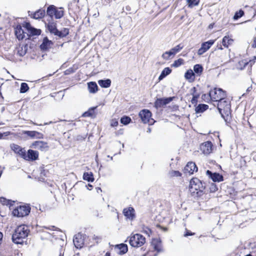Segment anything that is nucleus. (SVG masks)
Returning a JSON list of instances; mask_svg holds the SVG:
<instances>
[{
	"instance_id": "f257e3e1",
	"label": "nucleus",
	"mask_w": 256,
	"mask_h": 256,
	"mask_svg": "<svg viewBox=\"0 0 256 256\" xmlns=\"http://www.w3.org/2000/svg\"><path fill=\"white\" fill-rule=\"evenodd\" d=\"M28 232L27 226L25 225L19 226L16 229L14 234L12 236V242L16 244H22L24 240L27 237Z\"/></svg>"
},
{
	"instance_id": "f03ea898",
	"label": "nucleus",
	"mask_w": 256,
	"mask_h": 256,
	"mask_svg": "<svg viewBox=\"0 0 256 256\" xmlns=\"http://www.w3.org/2000/svg\"><path fill=\"white\" fill-rule=\"evenodd\" d=\"M216 102L218 112L222 117L224 116V114L228 116L230 114L231 106L229 100H226L225 98H223Z\"/></svg>"
},
{
	"instance_id": "7ed1b4c3",
	"label": "nucleus",
	"mask_w": 256,
	"mask_h": 256,
	"mask_svg": "<svg viewBox=\"0 0 256 256\" xmlns=\"http://www.w3.org/2000/svg\"><path fill=\"white\" fill-rule=\"evenodd\" d=\"M145 242L146 238L142 234H136L129 237V244L132 247H140Z\"/></svg>"
},
{
	"instance_id": "20e7f679",
	"label": "nucleus",
	"mask_w": 256,
	"mask_h": 256,
	"mask_svg": "<svg viewBox=\"0 0 256 256\" xmlns=\"http://www.w3.org/2000/svg\"><path fill=\"white\" fill-rule=\"evenodd\" d=\"M189 191L192 195L198 194L199 192L202 191V186L198 178H192L190 180L189 185Z\"/></svg>"
},
{
	"instance_id": "39448f33",
	"label": "nucleus",
	"mask_w": 256,
	"mask_h": 256,
	"mask_svg": "<svg viewBox=\"0 0 256 256\" xmlns=\"http://www.w3.org/2000/svg\"><path fill=\"white\" fill-rule=\"evenodd\" d=\"M209 96L212 100L217 102L220 99L225 98L226 94L222 88H214L209 92Z\"/></svg>"
},
{
	"instance_id": "423d86ee",
	"label": "nucleus",
	"mask_w": 256,
	"mask_h": 256,
	"mask_svg": "<svg viewBox=\"0 0 256 256\" xmlns=\"http://www.w3.org/2000/svg\"><path fill=\"white\" fill-rule=\"evenodd\" d=\"M139 116L142 122L144 124L148 123L149 124H152L154 122V120L151 118L152 114L149 110H141L139 113Z\"/></svg>"
},
{
	"instance_id": "0eeeda50",
	"label": "nucleus",
	"mask_w": 256,
	"mask_h": 256,
	"mask_svg": "<svg viewBox=\"0 0 256 256\" xmlns=\"http://www.w3.org/2000/svg\"><path fill=\"white\" fill-rule=\"evenodd\" d=\"M30 212V208L28 206H20L13 211L14 216L18 217H23L27 216Z\"/></svg>"
},
{
	"instance_id": "6e6552de",
	"label": "nucleus",
	"mask_w": 256,
	"mask_h": 256,
	"mask_svg": "<svg viewBox=\"0 0 256 256\" xmlns=\"http://www.w3.org/2000/svg\"><path fill=\"white\" fill-rule=\"evenodd\" d=\"M152 244L154 250L156 251L157 252L156 253L152 251L148 252L146 254H144V256H156L158 252L162 251L161 243L158 240H153Z\"/></svg>"
},
{
	"instance_id": "1a4fd4ad",
	"label": "nucleus",
	"mask_w": 256,
	"mask_h": 256,
	"mask_svg": "<svg viewBox=\"0 0 256 256\" xmlns=\"http://www.w3.org/2000/svg\"><path fill=\"white\" fill-rule=\"evenodd\" d=\"M200 150L204 154H209L212 152V144L210 142H204L200 145Z\"/></svg>"
},
{
	"instance_id": "9d476101",
	"label": "nucleus",
	"mask_w": 256,
	"mask_h": 256,
	"mask_svg": "<svg viewBox=\"0 0 256 256\" xmlns=\"http://www.w3.org/2000/svg\"><path fill=\"white\" fill-rule=\"evenodd\" d=\"M214 40H210L203 42L201 45L200 48L198 50V54L200 56L204 54L209 50L211 46L214 44Z\"/></svg>"
},
{
	"instance_id": "9b49d317",
	"label": "nucleus",
	"mask_w": 256,
	"mask_h": 256,
	"mask_svg": "<svg viewBox=\"0 0 256 256\" xmlns=\"http://www.w3.org/2000/svg\"><path fill=\"white\" fill-rule=\"evenodd\" d=\"M172 100L171 97L167 98H157L154 102V106L156 108H160L169 104Z\"/></svg>"
},
{
	"instance_id": "f8f14e48",
	"label": "nucleus",
	"mask_w": 256,
	"mask_h": 256,
	"mask_svg": "<svg viewBox=\"0 0 256 256\" xmlns=\"http://www.w3.org/2000/svg\"><path fill=\"white\" fill-rule=\"evenodd\" d=\"M32 147L42 151H46L48 150V144L43 141H36L32 143Z\"/></svg>"
},
{
	"instance_id": "ddd939ff",
	"label": "nucleus",
	"mask_w": 256,
	"mask_h": 256,
	"mask_svg": "<svg viewBox=\"0 0 256 256\" xmlns=\"http://www.w3.org/2000/svg\"><path fill=\"white\" fill-rule=\"evenodd\" d=\"M73 242L75 247L77 248H82L84 244L82 235L80 233L76 234L73 240Z\"/></svg>"
},
{
	"instance_id": "4468645a",
	"label": "nucleus",
	"mask_w": 256,
	"mask_h": 256,
	"mask_svg": "<svg viewBox=\"0 0 256 256\" xmlns=\"http://www.w3.org/2000/svg\"><path fill=\"white\" fill-rule=\"evenodd\" d=\"M24 27L28 31V34L30 36H38L40 34L41 30L33 28L30 23H26Z\"/></svg>"
},
{
	"instance_id": "2eb2a0df",
	"label": "nucleus",
	"mask_w": 256,
	"mask_h": 256,
	"mask_svg": "<svg viewBox=\"0 0 256 256\" xmlns=\"http://www.w3.org/2000/svg\"><path fill=\"white\" fill-rule=\"evenodd\" d=\"M123 214L126 218L130 220H132L135 218V210L132 207L124 208Z\"/></svg>"
},
{
	"instance_id": "dca6fc26",
	"label": "nucleus",
	"mask_w": 256,
	"mask_h": 256,
	"mask_svg": "<svg viewBox=\"0 0 256 256\" xmlns=\"http://www.w3.org/2000/svg\"><path fill=\"white\" fill-rule=\"evenodd\" d=\"M198 168L195 163L193 162H188L184 168V173L190 174H192L194 171L196 172Z\"/></svg>"
},
{
	"instance_id": "f3484780",
	"label": "nucleus",
	"mask_w": 256,
	"mask_h": 256,
	"mask_svg": "<svg viewBox=\"0 0 256 256\" xmlns=\"http://www.w3.org/2000/svg\"><path fill=\"white\" fill-rule=\"evenodd\" d=\"M206 174L214 182H220L223 180V176L218 173H212L210 170L206 171Z\"/></svg>"
},
{
	"instance_id": "a211bd4d",
	"label": "nucleus",
	"mask_w": 256,
	"mask_h": 256,
	"mask_svg": "<svg viewBox=\"0 0 256 256\" xmlns=\"http://www.w3.org/2000/svg\"><path fill=\"white\" fill-rule=\"evenodd\" d=\"M116 252L119 254H124L128 252L127 245L124 244H121L116 245L114 248Z\"/></svg>"
},
{
	"instance_id": "6ab92c4d",
	"label": "nucleus",
	"mask_w": 256,
	"mask_h": 256,
	"mask_svg": "<svg viewBox=\"0 0 256 256\" xmlns=\"http://www.w3.org/2000/svg\"><path fill=\"white\" fill-rule=\"evenodd\" d=\"M38 152L36 151L29 150L26 154V160H35L38 158Z\"/></svg>"
},
{
	"instance_id": "aec40b11",
	"label": "nucleus",
	"mask_w": 256,
	"mask_h": 256,
	"mask_svg": "<svg viewBox=\"0 0 256 256\" xmlns=\"http://www.w3.org/2000/svg\"><path fill=\"white\" fill-rule=\"evenodd\" d=\"M45 15V11L42 10H39L38 11L33 12H29V16L34 19H39L42 18Z\"/></svg>"
},
{
	"instance_id": "412c9836",
	"label": "nucleus",
	"mask_w": 256,
	"mask_h": 256,
	"mask_svg": "<svg viewBox=\"0 0 256 256\" xmlns=\"http://www.w3.org/2000/svg\"><path fill=\"white\" fill-rule=\"evenodd\" d=\"M52 44V42L47 37H45L43 39L42 43L40 44V48L42 50H46L50 48Z\"/></svg>"
},
{
	"instance_id": "4be33fe9",
	"label": "nucleus",
	"mask_w": 256,
	"mask_h": 256,
	"mask_svg": "<svg viewBox=\"0 0 256 256\" xmlns=\"http://www.w3.org/2000/svg\"><path fill=\"white\" fill-rule=\"evenodd\" d=\"M14 33L16 38L19 40H22L25 37L24 30L20 26H16V27L15 28Z\"/></svg>"
},
{
	"instance_id": "5701e85b",
	"label": "nucleus",
	"mask_w": 256,
	"mask_h": 256,
	"mask_svg": "<svg viewBox=\"0 0 256 256\" xmlns=\"http://www.w3.org/2000/svg\"><path fill=\"white\" fill-rule=\"evenodd\" d=\"M47 28L51 34L57 36L58 30L56 28V22H49L47 25Z\"/></svg>"
},
{
	"instance_id": "b1692460",
	"label": "nucleus",
	"mask_w": 256,
	"mask_h": 256,
	"mask_svg": "<svg viewBox=\"0 0 256 256\" xmlns=\"http://www.w3.org/2000/svg\"><path fill=\"white\" fill-rule=\"evenodd\" d=\"M97 106L90 108L88 111L84 112L82 116L83 117H90L94 118L96 116L94 110L96 108Z\"/></svg>"
},
{
	"instance_id": "393cba45",
	"label": "nucleus",
	"mask_w": 256,
	"mask_h": 256,
	"mask_svg": "<svg viewBox=\"0 0 256 256\" xmlns=\"http://www.w3.org/2000/svg\"><path fill=\"white\" fill-rule=\"evenodd\" d=\"M24 134H26L31 138L36 137L38 138H43L42 134L36 131H25Z\"/></svg>"
},
{
	"instance_id": "a878e982",
	"label": "nucleus",
	"mask_w": 256,
	"mask_h": 256,
	"mask_svg": "<svg viewBox=\"0 0 256 256\" xmlns=\"http://www.w3.org/2000/svg\"><path fill=\"white\" fill-rule=\"evenodd\" d=\"M88 86L90 93H96L98 91V86L95 82H90L88 84Z\"/></svg>"
},
{
	"instance_id": "bb28decb",
	"label": "nucleus",
	"mask_w": 256,
	"mask_h": 256,
	"mask_svg": "<svg viewBox=\"0 0 256 256\" xmlns=\"http://www.w3.org/2000/svg\"><path fill=\"white\" fill-rule=\"evenodd\" d=\"M196 88L194 87L191 90L192 94V98L191 100V102L193 104H196L198 102V98L200 96V94H198L196 93Z\"/></svg>"
},
{
	"instance_id": "cd10ccee",
	"label": "nucleus",
	"mask_w": 256,
	"mask_h": 256,
	"mask_svg": "<svg viewBox=\"0 0 256 256\" xmlns=\"http://www.w3.org/2000/svg\"><path fill=\"white\" fill-rule=\"evenodd\" d=\"M172 72V70L169 68H164L160 76L158 77L159 80H162L166 76L170 74Z\"/></svg>"
},
{
	"instance_id": "c85d7f7f",
	"label": "nucleus",
	"mask_w": 256,
	"mask_h": 256,
	"mask_svg": "<svg viewBox=\"0 0 256 256\" xmlns=\"http://www.w3.org/2000/svg\"><path fill=\"white\" fill-rule=\"evenodd\" d=\"M208 106L207 104H198L195 109V112L196 113H201L208 109Z\"/></svg>"
},
{
	"instance_id": "c756f323",
	"label": "nucleus",
	"mask_w": 256,
	"mask_h": 256,
	"mask_svg": "<svg viewBox=\"0 0 256 256\" xmlns=\"http://www.w3.org/2000/svg\"><path fill=\"white\" fill-rule=\"evenodd\" d=\"M233 42V40L230 38L228 36H225L222 38V45L226 48L228 46L231 45Z\"/></svg>"
},
{
	"instance_id": "7c9ffc66",
	"label": "nucleus",
	"mask_w": 256,
	"mask_h": 256,
	"mask_svg": "<svg viewBox=\"0 0 256 256\" xmlns=\"http://www.w3.org/2000/svg\"><path fill=\"white\" fill-rule=\"evenodd\" d=\"M184 77L190 81L194 80V74L192 70H188L185 73Z\"/></svg>"
},
{
	"instance_id": "2f4dec72",
	"label": "nucleus",
	"mask_w": 256,
	"mask_h": 256,
	"mask_svg": "<svg viewBox=\"0 0 256 256\" xmlns=\"http://www.w3.org/2000/svg\"><path fill=\"white\" fill-rule=\"evenodd\" d=\"M98 83L101 87L107 88L110 86L111 81L110 79H107L106 80H99L98 81Z\"/></svg>"
},
{
	"instance_id": "473e14b6",
	"label": "nucleus",
	"mask_w": 256,
	"mask_h": 256,
	"mask_svg": "<svg viewBox=\"0 0 256 256\" xmlns=\"http://www.w3.org/2000/svg\"><path fill=\"white\" fill-rule=\"evenodd\" d=\"M174 55L172 53V52L170 50L169 51L166 52H164L162 56V58L164 60H168L170 58H174Z\"/></svg>"
},
{
	"instance_id": "72a5a7b5",
	"label": "nucleus",
	"mask_w": 256,
	"mask_h": 256,
	"mask_svg": "<svg viewBox=\"0 0 256 256\" xmlns=\"http://www.w3.org/2000/svg\"><path fill=\"white\" fill-rule=\"evenodd\" d=\"M83 178L85 180L90 182H92L94 180L93 174L92 172H84L83 174Z\"/></svg>"
},
{
	"instance_id": "f704fd0d",
	"label": "nucleus",
	"mask_w": 256,
	"mask_h": 256,
	"mask_svg": "<svg viewBox=\"0 0 256 256\" xmlns=\"http://www.w3.org/2000/svg\"><path fill=\"white\" fill-rule=\"evenodd\" d=\"M203 70L202 66L199 64H196L194 66V70L198 76L200 75Z\"/></svg>"
},
{
	"instance_id": "c9c22d12",
	"label": "nucleus",
	"mask_w": 256,
	"mask_h": 256,
	"mask_svg": "<svg viewBox=\"0 0 256 256\" xmlns=\"http://www.w3.org/2000/svg\"><path fill=\"white\" fill-rule=\"evenodd\" d=\"M69 34V30L66 28H64L61 31H58V33L57 34V36H58L60 38H64L66 36Z\"/></svg>"
},
{
	"instance_id": "e433bc0d",
	"label": "nucleus",
	"mask_w": 256,
	"mask_h": 256,
	"mask_svg": "<svg viewBox=\"0 0 256 256\" xmlns=\"http://www.w3.org/2000/svg\"><path fill=\"white\" fill-rule=\"evenodd\" d=\"M64 16V12L62 8L56 9L54 16L56 18L59 19L62 18Z\"/></svg>"
},
{
	"instance_id": "4c0bfd02",
	"label": "nucleus",
	"mask_w": 256,
	"mask_h": 256,
	"mask_svg": "<svg viewBox=\"0 0 256 256\" xmlns=\"http://www.w3.org/2000/svg\"><path fill=\"white\" fill-rule=\"evenodd\" d=\"M56 8L54 6H50L48 8L46 13L50 17H52L55 12Z\"/></svg>"
},
{
	"instance_id": "58836bf2",
	"label": "nucleus",
	"mask_w": 256,
	"mask_h": 256,
	"mask_svg": "<svg viewBox=\"0 0 256 256\" xmlns=\"http://www.w3.org/2000/svg\"><path fill=\"white\" fill-rule=\"evenodd\" d=\"M188 7L192 8L198 6L200 2V0H186Z\"/></svg>"
},
{
	"instance_id": "ea45409f",
	"label": "nucleus",
	"mask_w": 256,
	"mask_h": 256,
	"mask_svg": "<svg viewBox=\"0 0 256 256\" xmlns=\"http://www.w3.org/2000/svg\"><path fill=\"white\" fill-rule=\"evenodd\" d=\"M184 48V46L181 44H179L176 46L175 47L170 49L171 51L174 54L175 56L176 54L179 52L181 50H182Z\"/></svg>"
},
{
	"instance_id": "a19ab883",
	"label": "nucleus",
	"mask_w": 256,
	"mask_h": 256,
	"mask_svg": "<svg viewBox=\"0 0 256 256\" xmlns=\"http://www.w3.org/2000/svg\"><path fill=\"white\" fill-rule=\"evenodd\" d=\"M29 89L28 86L26 83L22 82L21 84L20 88V92L24 93Z\"/></svg>"
},
{
	"instance_id": "79ce46f5",
	"label": "nucleus",
	"mask_w": 256,
	"mask_h": 256,
	"mask_svg": "<svg viewBox=\"0 0 256 256\" xmlns=\"http://www.w3.org/2000/svg\"><path fill=\"white\" fill-rule=\"evenodd\" d=\"M244 14V12L242 10H240L239 11L236 12L234 16V20H236L238 19L239 18L242 16Z\"/></svg>"
},
{
	"instance_id": "37998d69",
	"label": "nucleus",
	"mask_w": 256,
	"mask_h": 256,
	"mask_svg": "<svg viewBox=\"0 0 256 256\" xmlns=\"http://www.w3.org/2000/svg\"><path fill=\"white\" fill-rule=\"evenodd\" d=\"M183 60L182 58H179L178 60H175L173 64H172V66L177 68L180 66H181L183 64Z\"/></svg>"
},
{
	"instance_id": "c03bdc74",
	"label": "nucleus",
	"mask_w": 256,
	"mask_h": 256,
	"mask_svg": "<svg viewBox=\"0 0 256 256\" xmlns=\"http://www.w3.org/2000/svg\"><path fill=\"white\" fill-rule=\"evenodd\" d=\"M131 121V119L128 116H123L120 119V122L124 124H129Z\"/></svg>"
},
{
	"instance_id": "a18cd8bd",
	"label": "nucleus",
	"mask_w": 256,
	"mask_h": 256,
	"mask_svg": "<svg viewBox=\"0 0 256 256\" xmlns=\"http://www.w3.org/2000/svg\"><path fill=\"white\" fill-rule=\"evenodd\" d=\"M10 148L16 154H18V152L22 148L18 145L14 144L10 145Z\"/></svg>"
},
{
	"instance_id": "49530a36",
	"label": "nucleus",
	"mask_w": 256,
	"mask_h": 256,
	"mask_svg": "<svg viewBox=\"0 0 256 256\" xmlns=\"http://www.w3.org/2000/svg\"><path fill=\"white\" fill-rule=\"evenodd\" d=\"M18 154L24 159L26 160V151L24 148H21L20 150L18 152Z\"/></svg>"
},
{
	"instance_id": "de8ad7c7",
	"label": "nucleus",
	"mask_w": 256,
	"mask_h": 256,
	"mask_svg": "<svg viewBox=\"0 0 256 256\" xmlns=\"http://www.w3.org/2000/svg\"><path fill=\"white\" fill-rule=\"evenodd\" d=\"M169 174L170 176H180V173L178 171L172 170L170 172Z\"/></svg>"
},
{
	"instance_id": "09e8293b",
	"label": "nucleus",
	"mask_w": 256,
	"mask_h": 256,
	"mask_svg": "<svg viewBox=\"0 0 256 256\" xmlns=\"http://www.w3.org/2000/svg\"><path fill=\"white\" fill-rule=\"evenodd\" d=\"M118 120L116 119H112L110 121V126L112 127L117 126L118 125Z\"/></svg>"
},
{
	"instance_id": "8fccbe9b",
	"label": "nucleus",
	"mask_w": 256,
	"mask_h": 256,
	"mask_svg": "<svg viewBox=\"0 0 256 256\" xmlns=\"http://www.w3.org/2000/svg\"><path fill=\"white\" fill-rule=\"evenodd\" d=\"M143 232L146 234H148V236H150V234H151L152 232L151 230L147 227L143 228Z\"/></svg>"
},
{
	"instance_id": "3c124183",
	"label": "nucleus",
	"mask_w": 256,
	"mask_h": 256,
	"mask_svg": "<svg viewBox=\"0 0 256 256\" xmlns=\"http://www.w3.org/2000/svg\"><path fill=\"white\" fill-rule=\"evenodd\" d=\"M194 234V233L190 231H189V230H188L186 229V232L184 234V236H193Z\"/></svg>"
},
{
	"instance_id": "603ef678",
	"label": "nucleus",
	"mask_w": 256,
	"mask_h": 256,
	"mask_svg": "<svg viewBox=\"0 0 256 256\" xmlns=\"http://www.w3.org/2000/svg\"><path fill=\"white\" fill-rule=\"evenodd\" d=\"M93 240L96 241L97 242H98V241L101 240V238L98 236L94 235L92 238Z\"/></svg>"
},
{
	"instance_id": "864d4df0",
	"label": "nucleus",
	"mask_w": 256,
	"mask_h": 256,
	"mask_svg": "<svg viewBox=\"0 0 256 256\" xmlns=\"http://www.w3.org/2000/svg\"><path fill=\"white\" fill-rule=\"evenodd\" d=\"M252 46L253 48H256V38L254 39V41L252 44Z\"/></svg>"
},
{
	"instance_id": "5fc2aeb1",
	"label": "nucleus",
	"mask_w": 256,
	"mask_h": 256,
	"mask_svg": "<svg viewBox=\"0 0 256 256\" xmlns=\"http://www.w3.org/2000/svg\"><path fill=\"white\" fill-rule=\"evenodd\" d=\"M218 190V188L216 186H212L210 188V190L214 192Z\"/></svg>"
},
{
	"instance_id": "6e6d98bb",
	"label": "nucleus",
	"mask_w": 256,
	"mask_h": 256,
	"mask_svg": "<svg viewBox=\"0 0 256 256\" xmlns=\"http://www.w3.org/2000/svg\"><path fill=\"white\" fill-rule=\"evenodd\" d=\"M43 228L46 229H48V230H53L54 226H51L50 227L44 226Z\"/></svg>"
},
{
	"instance_id": "4d7b16f0",
	"label": "nucleus",
	"mask_w": 256,
	"mask_h": 256,
	"mask_svg": "<svg viewBox=\"0 0 256 256\" xmlns=\"http://www.w3.org/2000/svg\"><path fill=\"white\" fill-rule=\"evenodd\" d=\"M2 237H3V234H2L0 232V244H1L2 242Z\"/></svg>"
},
{
	"instance_id": "13d9d810",
	"label": "nucleus",
	"mask_w": 256,
	"mask_h": 256,
	"mask_svg": "<svg viewBox=\"0 0 256 256\" xmlns=\"http://www.w3.org/2000/svg\"><path fill=\"white\" fill-rule=\"evenodd\" d=\"M252 90V86H249V87H248V88L246 89V92H250Z\"/></svg>"
},
{
	"instance_id": "bf43d9fd",
	"label": "nucleus",
	"mask_w": 256,
	"mask_h": 256,
	"mask_svg": "<svg viewBox=\"0 0 256 256\" xmlns=\"http://www.w3.org/2000/svg\"><path fill=\"white\" fill-rule=\"evenodd\" d=\"M104 256H110V252H107L105 254Z\"/></svg>"
},
{
	"instance_id": "052dcab7",
	"label": "nucleus",
	"mask_w": 256,
	"mask_h": 256,
	"mask_svg": "<svg viewBox=\"0 0 256 256\" xmlns=\"http://www.w3.org/2000/svg\"><path fill=\"white\" fill-rule=\"evenodd\" d=\"M2 136H3V134H2L0 133V139L2 138Z\"/></svg>"
},
{
	"instance_id": "680f3d73",
	"label": "nucleus",
	"mask_w": 256,
	"mask_h": 256,
	"mask_svg": "<svg viewBox=\"0 0 256 256\" xmlns=\"http://www.w3.org/2000/svg\"><path fill=\"white\" fill-rule=\"evenodd\" d=\"M88 186L89 188H92V186L91 184H88Z\"/></svg>"
},
{
	"instance_id": "e2e57ef3",
	"label": "nucleus",
	"mask_w": 256,
	"mask_h": 256,
	"mask_svg": "<svg viewBox=\"0 0 256 256\" xmlns=\"http://www.w3.org/2000/svg\"><path fill=\"white\" fill-rule=\"evenodd\" d=\"M52 122H49V124H51ZM48 124V123H45L44 124V125H46V124Z\"/></svg>"
},
{
	"instance_id": "0e129e2a",
	"label": "nucleus",
	"mask_w": 256,
	"mask_h": 256,
	"mask_svg": "<svg viewBox=\"0 0 256 256\" xmlns=\"http://www.w3.org/2000/svg\"><path fill=\"white\" fill-rule=\"evenodd\" d=\"M58 256H64L63 254L60 253Z\"/></svg>"
},
{
	"instance_id": "69168bd1",
	"label": "nucleus",
	"mask_w": 256,
	"mask_h": 256,
	"mask_svg": "<svg viewBox=\"0 0 256 256\" xmlns=\"http://www.w3.org/2000/svg\"><path fill=\"white\" fill-rule=\"evenodd\" d=\"M147 132H150V128H148V130Z\"/></svg>"
},
{
	"instance_id": "338daca9",
	"label": "nucleus",
	"mask_w": 256,
	"mask_h": 256,
	"mask_svg": "<svg viewBox=\"0 0 256 256\" xmlns=\"http://www.w3.org/2000/svg\"><path fill=\"white\" fill-rule=\"evenodd\" d=\"M206 96V94H203L202 96V97H205Z\"/></svg>"
},
{
	"instance_id": "774afa93",
	"label": "nucleus",
	"mask_w": 256,
	"mask_h": 256,
	"mask_svg": "<svg viewBox=\"0 0 256 256\" xmlns=\"http://www.w3.org/2000/svg\"><path fill=\"white\" fill-rule=\"evenodd\" d=\"M210 27H212V24L210 25Z\"/></svg>"
}]
</instances>
